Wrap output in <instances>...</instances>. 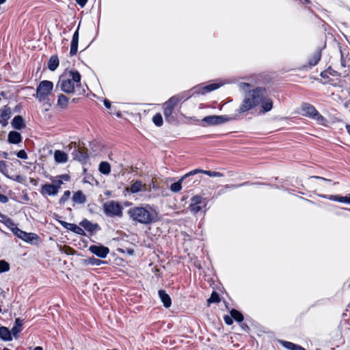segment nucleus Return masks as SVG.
Listing matches in <instances>:
<instances>
[{
	"label": "nucleus",
	"mask_w": 350,
	"mask_h": 350,
	"mask_svg": "<svg viewBox=\"0 0 350 350\" xmlns=\"http://www.w3.org/2000/svg\"><path fill=\"white\" fill-rule=\"evenodd\" d=\"M0 338L3 341H11L12 340L11 332L6 327H0Z\"/></svg>",
	"instance_id": "obj_29"
},
{
	"label": "nucleus",
	"mask_w": 350,
	"mask_h": 350,
	"mask_svg": "<svg viewBox=\"0 0 350 350\" xmlns=\"http://www.w3.org/2000/svg\"><path fill=\"white\" fill-rule=\"evenodd\" d=\"M16 156L23 159H27V154L26 152L24 150H21L16 153Z\"/></svg>",
	"instance_id": "obj_42"
},
{
	"label": "nucleus",
	"mask_w": 350,
	"mask_h": 350,
	"mask_svg": "<svg viewBox=\"0 0 350 350\" xmlns=\"http://www.w3.org/2000/svg\"><path fill=\"white\" fill-rule=\"evenodd\" d=\"M198 173H202L204 174H206L211 177H222L224 175L223 174L219 172H215V171H210V170H203L200 169H196L193 170H191L189 172V174L195 175Z\"/></svg>",
	"instance_id": "obj_24"
},
{
	"label": "nucleus",
	"mask_w": 350,
	"mask_h": 350,
	"mask_svg": "<svg viewBox=\"0 0 350 350\" xmlns=\"http://www.w3.org/2000/svg\"><path fill=\"white\" fill-rule=\"evenodd\" d=\"M204 199L200 196H195L191 199L190 209L193 213H197L200 211L202 208V206H204Z\"/></svg>",
	"instance_id": "obj_10"
},
{
	"label": "nucleus",
	"mask_w": 350,
	"mask_h": 350,
	"mask_svg": "<svg viewBox=\"0 0 350 350\" xmlns=\"http://www.w3.org/2000/svg\"><path fill=\"white\" fill-rule=\"evenodd\" d=\"M69 146L70 148H72L73 146L75 147V148H76V143L72 142L71 144H69ZM72 154L74 159L81 162H84L88 159V154L84 150L75 149L72 152Z\"/></svg>",
	"instance_id": "obj_13"
},
{
	"label": "nucleus",
	"mask_w": 350,
	"mask_h": 350,
	"mask_svg": "<svg viewBox=\"0 0 350 350\" xmlns=\"http://www.w3.org/2000/svg\"><path fill=\"white\" fill-rule=\"evenodd\" d=\"M59 66V59L57 56L53 55L50 57L48 62V68L50 70L54 71Z\"/></svg>",
	"instance_id": "obj_32"
},
{
	"label": "nucleus",
	"mask_w": 350,
	"mask_h": 350,
	"mask_svg": "<svg viewBox=\"0 0 350 350\" xmlns=\"http://www.w3.org/2000/svg\"><path fill=\"white\" fill-rule=\"evenodd\" d=\"M260 103L261 104V112L266 113L270 111L273 108V100L268 97L267 95V91L260 98Z\"/></svg>",
	"instance_id": "obj_12"
},
{
	"label": "nucleus",
	"mask_w": 350,
	"mask_h": 350,
	"mask_svg": "<svg viewBox=\"0 0 350 350\" xmlns=\"http://www.w3.org/2000/svg\"><path fill=\"white\" fill-rule=\"evenodd\" d=\"M11 124L12 127L17 130H21L25 127L24 120L21 116H15L13 118Z\"/></svg>",
	"instance_id": "obj_26"
},
{
	"label": "nucleus",
	"mask_w": 350,
	"mask_h": 350,
	"mask_svg": "<svg viewBox=\"0 0 350 350\" xmlns=\"http://www.w3.org/2000/svg\"><path fill=\"white\" fill-rule=\"evenodd\" d=\"M7 170L6 163L4 161H0V172L5 174Z\"/></svg>",
	"instance_id": "obj_41"
},
{
	"label": "nucleus",
	"mask_w": 350,
	"mask_h": 350,
	"mask_svg": "<svg viewBox=\"0 0 350 350\" xmlns=\"http://www.w3.org/2000/svg\"><path fill=\"white\" fill-rule=\"evenodd\" d=\"M8 141L10 144H18L22 142V136L17 131H10L8 134Z\"/></svg>",
	"instance_id": "obj_22"
},
{
	"label": "nucleus",
	"mask_w": 350,
	"mask_h": 350,
	"mask_svg": "<svg viewBox=\"0 0 350 350\" xmlns=\"http://www.w3.org/2000/svg\"><path fill=\"white\" fill-rule=\"evenodd\" d=\"M103 206L104 213L109 217H121L122 216L123 207L118 202L110 200L104 203Z\"/></svg>",
	"instance_id": "obj_6"
},
{
	"label": "nucleus",
	"mask_w": 350,
	"mask_h": 350,
	"mask_svg": "<svg viewBox=\"0 0 350 350\" xmlns=\"http://www.w3.org/2000/svg\"><path fill=\"white\" fill-rule=\"evenodd\" d=\"M152 188H153V189H156V188H157V187H156V186H155V185H154V183L153 182H152Z\"/></svg>",
	"instance_id": "obj_53"
},
{
	"label": "nucleus",
	"mask_w": 350,
	"mask_h": 350,
	"mask_svg": "<svg viewBox=\"0 0 350 350\" xmlns=\"http://www.w3.org/2000/svg\"><path fill=\"white\" fill-rule=\"evenodd\" d=\"M53 87L52 81L48 80L41 81L36 88V98L40 103L47 102L49 100V96L52 94Z\"/></svg>",
	"instance_id": "obj_4"
},
{
	"label": "nucleus",
	"mask_w": 350,
	"mask_h": 350,
	"mask_svg": "<svg viewBox=\"0 0 350 350\" xmlns=\"http://www.w3.org/2000/svg\"><path fill=\"white\" fill-rule=\"evenodd\" d=\"M321 57V54L320 51H316L314 54L310 57L308 63L310 66H314L318 64Z\"/></svg>",
	"instance_id": "obj_35"
},
{
	"label": "nucleus",
	"mask_w": 350,
	"mask_h": 350,
	"mask_svg": "<svg viewBox=\"0 0 350 350\" xmlns=\"http://www.w3.org/2000/svg\"><path fill=\"white\" fill-rule=\"evenodd\" d=\"M40 193L42 196H56L58 192L51 184H44L41 187Z\"/></svg>",
	"instance_id": "obj_20"
},
{
	"label": "nucleus",
	"mask_w": 350,
	"mask_h": 350,
	"mask_svg": "<svg viewBox=\"0 0 350 350\" xmlns=\"http://www.w3.org/2000/svg\"><path fill=\"white\" fill-rule=\"evenodd\" d=\"M89 251L99 258H104L109 253V249L107 247L101 245H92L89 247Z\"/></svg>",
	"instance_id": "obj_11"
},
{
	"label": "nucleus",
	"mask_w": 350,
	"mask_h": 350,
	"mask_svg": "<svg viewBox=\"0 0 350 350\" xmlns=\"http://www.w3.org/2000/svg\"><path fill=\"white\" fill-rule=\"evenodd\" d=\"M59 223L65 228H66L67 230H69L73 232H75L78 234H84V231L83 230L78 226L77 225L75 224H70V223H68L66 221H62V220H59Z\"/></svg>",
	"instance_id": "obj_17"
},
{
	"label": "nucleus",
	"mask_w": 350,
	"mask_h": 350,
	"mask_svg": "<svg viewBox=\"0 0 350 350\" xmlns=\"http://www.w3.org/2000/svg\"><path fill=\"white\" fill-rule=\"evenodd\" d=\"M230 315L235 321L241 322L243 320V314L235 309H232L230 311Z\"/></svg>",
	"instance_id": "obj_36"
},
{
	"label": "nucleus",
	"mask_w": 350,
	"mask_h": 350,
	"mask_svg": "<svg viewBox=\"0 0 350 350\" xmlns=\"http://www.w3.org/2000/svg\"><path fill=\"white\" fill-rule=\"evenodd\" d=\"M281 343L283 345V347H284L288 350H305V349L301 346L294 344L291 342L282 341Z\"/></svg>",
	"instance_id": "obj_34"
},
{
	"label": "nucleus",
	"mask_w": 350,
	"mask_h": 350,
	"mask_svg": "<svg viewBox=\"0 0 350 350\" xmlns=\"http://www.w3.org/2000/svg\"><path fill=\"white\" fill-rule=\"evenodd\" d=\"M126 190L132 193H136L141 191H146V185L143 184L141 181L135 180L133 181L130 188H126Z\"/></svg>",
	"instance_id": "obj_19"
},
{
	"label": "nucleus",
	"mask_w": 350,
	"mask_h": 350,
	"mask_svg": "<svg viewBox=\"0 0 350 350\" xmlns=\"http://www.w3.org/2000/svg\"><path fill=\"white\" fill-rule=\"evenodd\" d=\"M229 120V118L224 116H208L202 119L206 125H217Z\"/></svg>",
	"instance_id": "obj_9"
},
{
	"label": "nucleus",
	"mask_w": 350,
	"mask_h": 350,
	"mask_svg": "<svg viewBox=\"0 0 350 350\" xmlns=\"http://www.w3.org/2000/svg\"><path fill=\"white\" fill-rule=\"evenodd\" d=\"M68 100L69 99L67 96L61 94L58 96L57 105L60 108L65 109L68 107Z\"/></svg>",
	"instance_id": "obj_31"
},
{
	"label": "nucleus",
	"mask_w": 350,
	"mask_h": 350,
	"mask_svg": "<svg viewBox=\"0 0 350 350\" xmlns=\"http://www.w3.org/2000/svg\"><path fill=\"white\" fill-rule=\"evenodd\" d=\"M70 196V191H64L63 196H62V198H60V202H64L65 201H66L69 197Z\"/></svg>",
	"instance_id": "obj_43"
},
{
	"label": "nucleus",
	"mask_w": 350,
	"mask_h": 350,
	"mask_svg": "<svg viewBox=\"0 0 350 350\" xmlns=\"http://www.w3.org/2000/svg\"><path fill=\"white\" fill-rule=\"evenodd\" d=\"M224 321L227 325H231L233 323L232 317L229 316H225Z\"/></svg>",
	"instance_id": "obj_45"
},
{
	"label": "nucleus",
	"mask_w": 350,
	"mask_h": 350,
	"mask_svg": "<svg viewBox=\"0 0 350 350\" xmlns=\"http://www.w3.org/2000/svg\"><path fill=\"white\" fill-rule=\"evenodd\" d=\"M79 27L77 29L75 32L74 33L72 36V38L70 43V55L71 56L75 55L78 51V44H79Z\"/></svg>",
	"instance_id": "obj_16"
},
{
	"label": "nucleus",
	"mask_w": 350,
	"mask_h": 350,
	"mask_svg": "<svg viewBox=\"0 0 350 350\" xmlns=\"http://www.w3.org/2000/svg\"><path fill=\"white\" fill-rule=\"evenodd\" d=\"M193 176V174H189V172L185 174L183 176L181 177V178L176 183H174L170 186V189L174 193L179 192L182 189V183L189 176Z\"/></svg>",
	"instance_id": "obj_25"
},
{
	"label": "nucleus",
	"mask_w": 350,
	"mask_h": 350,
	"mask_svg": "<svg viewBox=\"0 0 350 350\" xmlns=\"http://www.w3.org/2000/svg\"><path fill=\"white\" fill-rule=\"evenodd\" d=\"M10 265L6 261L2 260H0V273L5 272L9 271Z\"/></svg>",
	"instance_id": "obj_38"
},
{
	"label": "nucleus",
	"mask_w": 350,
	"mask_h": 350,
	"mask_svg": "<svg viewBox=\"0 0 350 350\" xmlns=\"http://www.w3.org/2000/svg\"><path fill=\"white\" fill-rule=\"evenodd\" d=\"M23 329V320L18 318L15 320V323L13 327L11 329V334L12 336L14 338L18 337V334L22 331Z\"/></svg>",
	"instance_id": "obj_27"
},
{
	"label": "nucleus",
	"mask_w": 350,
	"mask_h": 350,
	"mask_svg": "<svg viewBox=\"0 0 350 350\" xmlns=\"http://www.w3.org/2000/svg\"><path fill=\"white\" fill-rule=\"evenodd\" d=\"M154 124L157 126H161L163 124V118L160 113L155 114L152 118Z\"/></svg>",
	"instance_id": "obj_37"
},
{
	"label": "nucleus",
	"mask_w": 350,
	"mask_h": 350,
	"mask_svg": "<svg viewBox=\"0 0 350 350\" xmlns=\"http://www.w3.org/2000/svg\"><path fill=\"white\" fill-rule=\"evenodd\" d=\"M54 159L57 163H64L68 161V154L64 151L56 150L54 152Z\"/></svg>",
	"instance_id": "obj_23"
},
{
	"label": "nucleus",
	"mask_w": 350,
	"mask_h": 350,
	"mask_svg": "<svg viewBox=\"0 0 350 350\" xmlns=\"http://www.w3.org/2000/svg\"><path fill=\"white\" fill-rule=\"evenodd\" d=\"M12 110L10 107L7 105L3 106L0 109V123L3 126H5L8 123V120L10 118Z\"/></svg>",
	"instance_id": "obj_14"
},
{
	"label": "nucleus",
	"mask_w": 350,
	"mask_h": 350,
	"mask_svg": "<svg viewBox=\"0 0 350 350\" xmlns=\"http://www.w3.org/2000/svg\"><path fill=\"white\" fill-rule=\"evenodd\" d=\"M69 180V175L62 174L52 179L51 185L54 187L55 189H57V192H59V190L61 188L62 185L64 183V181H68Z\"/></svg>",
	"instance_id": "obj_15"
},
{
	"label": "nucleus",
	"mask_w": 350,
	"mask_h": 350,
	"mask_svg": "<svg viewBox=\"0 0 350 350\" xmlns=\"http://www.w3.org/2000/svg\"><path fill=\"white\" fill-rule=\"evenodd\" d=\"M104 105L106 108L109 109L111 107V102L105 99L104 100Z\"/></svg>",
	"instance_id": "obj_48"
},
{
	"label": "nucleus",
	"mask_w": 350,
	"mask_h": 350,
	"mask_svg": "<svg viewBox=\"0 0 350 350\" xmlns=\"http://www.w3.org/2000/svg\"><path fill=\"white\" fill-rule=\"evenodd\" d=\"M312 178H317V179H321L323 180H325V181H330V180L329 179H327V178H323V177H321V176H312Z\"/></svg>",
	"instance_id": "obj_49"
},
{
	"label": "nucleus",
	"mask_w": 350,
	"mask_h": 350,
	"mask_svg": "<svg viewBox=\"0 0 350 350\" xmlns=\"http://www.w3.org/2000/svg\"><path fill=\"white\" fill-rule=\"evenodd\" d=\"M224 191H223V190L219 191V193H224Z\"/></svg>",
	"instance_id": "obj_54"
},
{
	"label": "nucleus",
	"mask_w": 350,
	"mask_h": 350,
	"mask_svg": "<svg viewBox=\"0 0 350 350\" xmlns=\"http://www.w3.org/2000/svg\"><path fill=\"white\" fill-rule=\"evenodd\" d=\"M346 129H347L348 133L350 135V125H349V124L346 125Z\"/></svg>",
	"instance_id": "obj_50"
},
{
	"label": "nucleus",
	"mask_w": 350,
	"mask_h": 350,
	"mask_svg": "<svg viewBox=\"0 0 350 350\" xmlns=\"http://www.w3.org/2000/svg\"><path fill=\"white\" fill-rule=\"evenodd\" d=\"M186 99L187 98H185L183 95H175L163 104V114L165 120L167 122H172L174 120V116L173 115L174 108L177 106L180 100Z\"/></svg>",
	"instance_id": "obj_5"
},
{
	"label": "nucleus",
	"mask_w": 350,
	"mask_h": 350,
	"mask_svg": "<svg viewBox=\"0 0 350 350\" xmlns=\"http://www.w3.org/2000/svg\"><path fill=\"white\" fill-rule=\"evenodd\" d=\"M79 224L83 228H84L85 230L90 232H93L99 230V226L97 224H93L86 219L81 221Z\"/></svg>",
	"instance_id": "obj_21"
},
{
	"label": "nucleus",
	"mask_w": 350,
	"mask_h": 350,
	"mask_svg": "<svg viewBox=\"0 0 350 350\" xmlns=\"http://www.w3.org/2000/svg\"><path fill=\"white\" fill-rule=\"evenodd\" d=\"M8 202V198L6 196L0 193V202L6 203Z\"/></svg>",
	"instance_id": "obj_46"
},
{
	"label": "nucleus",
	"mask_w": 350,
	"mask_h": 350,
	"mask_svg": "<svg viewBox=\"0 0 350 350\" xmlns=\"http://www.w3.org/2000/svg\"><path fill=\"white\" fill-rule=\"evenodd\" d=\"M72 199L77 204H84L86 202V197L81 191L75 192Z\"/></svg>",
	"instance_id": "obj_30"
},
{
	"label": "nucleus",
	"mask_w": 350,
	"mask_h": 350,
	"mask_svg": "<svg viewBox=\"0 0 350 350\" xmlns=\"http://www.w3.org/2000/svg\"><path fill=\"white\" fill-rule=\"evenodd\" d=\"M129 218L135 223L148 225L157 220V213L152 207L146 204L129 208L127 211Z\"/></svg>",
	"instance_id": "obj_2"
},
{
	"label": "nucleus",
	"mask_w": 350,
	"mask_h": 350,
	"mask_svg": "<svg viewBox=\"0 0 350 350\" xmlns=\"http://www.w3.org/2000/svg\"><path fill=\"white\" fill-rule=\"evenodd\" d=\"M57 85L66 94H72L75 88L81 86V75L77 70H70L61 76Z\"/></svg>",
	"instance_id": "obj_3"
},
{
	"label": "nucleus",
	"mask_w": 350,
	"mask_h": 350,
	"mask_svg": "<svg viewBox=\"0 0 350 350\" xmlns=\"http://www.w3.org/2000/svg\"><path fill=\"white\" fill-rule=\"evenodd\" d=\"M6 0H0V5L4 3Z\"/></svg>",
	"instance_id": "obj_52"
},
{
	"label": "nucleus",
	"mask_w": 350,
	"mask_h": 350,
	"mask_svg": "<svg viewBox=\"0 0 350 350\" xmlns=\"http://www.w3.org/2000/svg\"><path fill=\"white\" fill-rule=\"evenodd\" d=\"M159 296L163 302L164 307L169 308L171 306L172 301L171 298L168 294L164 290L159 291Z\"/></svg>",
	"instance_id": "obj_28"
},
{
	"label": "nucleus",
	"mask_w": 350,
	"mask_h": 350,
	"mask_svg": "<svg viewBox=\"0 0 350 350\" xmlns=\"http://www.w3.org/2000/svg\"><path fill=\"white\" fill-rule=\"evenodd\" d=\"M33 350H42L41 347H36Z\"/></svg>",
	"instance_id": "obj_51"
},
{
	"label": "nucleus",
	"mask_w": 350,
	"mask_h": 350,
	"mask_svg": "<svg viewBox=\"0 0 350 350\" xmlns=\"http://www.w3.org/2000/svg\"><path fill=\"white\" fill-rule=\"evenodd\" d=\"M219 296L216 292H213L210 298L208 299V303H219Z\"/></svg>",
	"instance_id": "obj_39"
},
{
	"label": "nucleus",
	"mask_w": 350,
	"mask_h": 350,
	"mask_svg": "<svg viewBox=\"0 0 350 350\" xmlns=\"http://www.w3.org/2000/svg\"><path fill=\"white\" fill-rule=\"evenodd\" d=\"M301 111L303 116H308L318 121L324 120L323 117L317 111L315 107L309 103H303L301 107Z\"/></svg>",
	"instance_id": "obj_7"
},
{
	"label": "nucleus",
	"mask_w": 350,
	"mask_h": 350,
	"mask_svg": "<svg viewBox=\"0 0 350 350\" xmlns=\"http://www.w3.org/2000/svg\"><path fill=\"white\" fill-rule=\"evenodd\" d=\"M12 231L17 237L29 243H33L34 241L39 239V237L36 234L26 232L17 227L13 228Z\"/></svg>",
	"instance_id": "obj_8"
},
{
	"label": "nucleus",
	"mask_w": 350,
	"mask_h": 350,
	"mask_svg": "<svg viewBox=\"0 0 350 350\" xmlns=\"http://www.w3.org/2000/svg\"><path fill=\"white\" fill-rule=\"evenodd\" d=\"M247 184V183H243L239 184V185H226L224 188L232 189H236V188L240 187L241 186L246 185Z\"/></svg>",
	"instance_id": "obj_44"
},
{
	"label": "nucleus",
	"mask_w": 350,
	"mask_h": 350,
	"mask_svg": "<svg viewBox=\"0 0 350 350\" xmlns=\"http://www.w3.org/2000/svg\"><path fill=\"white\" fill-rule=\"evenodd\" d=\"M219 87V85L217 83H211L207 85H204L203 87L197 86L194 88L195 92L197 94H204L208 92H210L213 90L217 89Z\"/></svg>",
	"instance_id": "obj_18"
},
{
	"label": "nucleus",
	"mask_w": 350,
	"mask_h": 350,
	"mask_svg": "<svg viewBox=\"0 0 350 350\" xmlns=\"http://www.w3.org/2000/svg\"><path fill=\"white\" fill-rule=\"evenodd\" d=\"M88 262H89V264H90L92 265H96V266H99V265L105 263L104 261L97 259V258H95L94 257L89 258Z\"/></svg>",
	"instance_id": "obj_40"
},
{
	"label": "nucleus",
	"mask_w": 350,
	"mask_h": 350,
	"mask_svg": "<svg viewBox=\"0 0 350 350\" xmlns=\"http://www.w3.org/2000/svg\"><path fill=\"white\" fill-rule=\"evenodd\" d=\"M75 1H76V2H77V3H78L81 7H83V6L86 4V3H87V1H88V0H75Z\"/></svg>",
	"instance_id": "obj_47"
},
{
	"label": "nucleus",
	"mask_w": 350,
	"mask_h": 350,
	"mask_svg": "<svg viewBox=\"0 0 350 350\" xmlns=\"http://www.w3.org/2000/svg\"><path fill=\"white\" fill-rule=\"evenodd\" d=\"M239 88L245 92L244 98L237 109L239 113L248 111L259 105L260 98L265 93V89L260 87L250 90L251 85L247 83H240Z\"/></svg>",
	"instance_id": "obj_1"
},
{
	"label": "nucleus",
	"mask_w": 350,
	"mask_h": 350,
	"mask_svg": "<svg viewBox=\"0 0 350 350\" xmlns=\"http://www.w3.org/2000/svg\"><path fill=\"white\" fill-rule=\"evenodd\" d=\"M98 170L101 174L108 175L111 172V166L108 162L102 161L99 164Z\"/></svg>",
	"instance_id": "obj_33"
}]
</instances>
